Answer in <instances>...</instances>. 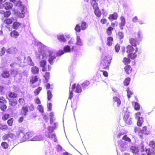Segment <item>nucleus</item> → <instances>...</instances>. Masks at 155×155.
Listing matches in <instances>:
<instances>
[{"instance_id": "f257e3e1", "label": "nucleus", "mask_w": 155, "mask_h": 155, "mask_svg": "<svg viewBox=\"0 0 155 155\" xmlns=\"http://www.w3.org/2000/svg\"><path fill=\"white\" fill-rule=\"evenodd\" d=\"M57 123H54V127L51 126H48L47 128V130L45 131V136L47 138L51 140H53L55 142L57 140V139L56 137V135L53 132L54 130L57 127Z\"/></svg>"}, {"instance_id": "f03ea898", "label": "nucleus", "mask_w": 155, "mask_h": 155, "mask_svg": "<svg viewBox=\"0 0 155 155\" xmlns=\"http://www.w3.org/2000/svg\"><path fill=\"white\" fill-rule=\"evenodd\" d=\"M112 57L108 54L103 57L101 60L100 66L103 69L108 70L111 62Z\"/></svg>"}, {"instance_id": "7ed1b4c3", "label": "nucleus", "mask_w": 155, "mask_h": 155, "mask_svg": "<svg viewBox=\"0 0 155 155\" xmlns=\"http://www.w3.org/2000/svg\"><path fill=\"white\" fill-rule=\"evenodd\" d=\"M35 109V107L32 104H31L28 106H23L22 107L21 110V113L24 116H25L28 114V113L29 111H33Z\"/></svg>"}, {"instance_id": "20e7f679", "label": "nucleus", "mask_w": 155, "mask_h": 155, "mask_svg": "<svg viewBox=\"0 0 155 155\" xmlns=\"http://www.w3.org/2000/svg\"><path fill=\"white\" fill-rule=\"evenodd\" d=\"M47 64V61L46 60H42L40 62V66L42 68V71L43 72H45L47 71H50L51 69V66L48 64V68L46 67Z\"/></svg>"}, {"instance_id": "39448f33", "label": "nucleus", "mask_w": 155, "mask_h": 155, "mask_svg": "<svg viewBox=\"0 0 155 155\" xmlns=\"http://www.w3.org/2000/svg\"><path fill=\"white\" fill-rule=\"evenodd\" d=\"M87 23L84 21L81 22V26L79 24H77L74 28L75 30L78 32H80L81 30H84L87 27Z\"/></svg>"}, {"instance_id": "423d86ee", "label": "nucleus", "mask_w": 155, "mask_h": 155, "mask_svg": "<svg viewBox=\"0 0 155 155\" xmlns=\"http://www.w3.org/2000/svg\"><path fill=\"white\" fill-rule=\"evenodd\" d=\"M34 134L33 132L29 131L26 133L22 137V140L23 141L29 140H32Z\"/></svg>"}, {"instance_id": "0eeeda50", "label": "nucleus", "mask_w": 155, "mask_h": 155, "mask_svg": "<svg viewBox=\"0 0 155 155\" xmlns=\"http://www.w3.org/2000/svg\"><path fill=\"white\" fill-rule=\"evenodd\" d=\"M124 120L126 123L128 124H130L132 123L131 118L130 117L129 113L127 111L124 113Z\"/></svg>"}, {"instance_id": "6e6552de", "label": "nucleus", "mask_w": 155, "mask_h": 155, "mask_svg": "<svg viewBox=\"0 0 155 155\" xmlns=\"http://www.w3.org/2000/svg\"><path fill=\"white\" fill-rule=\"evenodd\" d=\"M15 137L14 134L8 132V133L5 134L2 137V139L3 140H5L8 139L9 138L12 139H13Z\"/></svg>"}, {"instance_id": "1a4fd4ad", "label": "nucleus", "mask_w": 155, "mask_h": 155, "mask_svg": "<svg viewBox=\"0 0 155 155\" xmlns=\"http://www.w3.org/2000/svg\"><path fill=\"white\" fill-rule=\"evenodd\" d=\"M113 105L114 107H119L121 104V102L120 99L117 97H113Z\"/></svg>"}, {"instance_id": "9d476101", "label": "nucleus", "mask_w": 155, "mask_h": 155, "mask_svg": "<svg viewBox=\"0 0 155 155\" xmlns=\"http://www.w3.org/2000/svg\"><path fill=\"white\" fill-rule=\"evenodd\" d=\"M133 46L130 45H127L126 48V52L127 53H130L134 51L137 52L138 51V48L137 47H135V48L134 49L133 47Z\"/></svg>"}, {"instance_id": "9b49d317", "label": "nucleus", "mask_w": 155, "mask_h": 155, "mask_svg": "<svg viewBox=\"0 0 155 155\" xmlns=\"http://www.w3.org/2000/svg\"><path fill=\"white\" fill-rule=\"evenodd\" d=\"M129 42L130 44V45L134 46V47H137V44H138L139 42L138 41L136 38H131L129 39Z\"/></svg>"}, {"instance_id": "f8f14e48", "label": "nucleus", "mask_w": 155, "mask_h": 155, "mask_svg": "<svg viewBox=\"0 0 155 155\" xmlns=\"http://www.w3.org/2000/svg\"><path fill=\"white\" fill-rule=\"evenodd\" d=\"M118 15L117 13L114 12L113 14L109 15L108 18L110 21H112L117 20L118 17Z\"/></svg>"}, {"instance_id": "ddd939ff", "label": "nucleus", "mask_w": 155, "mask_h": 155, "mask_svg": "<svg viewBox=\"0 0 155 155\" xmlns=\"http://www.w3.org/2000/svg\"><path fill=\"white\" fill-rule=\"evenodd\" d=\"M39 78L37 75H32L29 78L30 83L33 84L38 81Z\"/></svg>"}, {"instance_id": "4468645a", "label": "nucleus", "mask_w": 155, "mask_h": 155, "mask_svg": "<svg viewBox=\"0 0 155 155\" xmlns=\"http://www.w3.org/2000/svg\"><path fill=\"white\" fill-rule=\"evenodd\" d=\"M76 88L75 92L77 93H80L82 91V89L80 85L79 84H78L76 86V84H74L72 86V89H74Z\"/></svg>"}, {"instance_id": "2eb2a0df", "label": "nucleus", "mask_w": 155, "mask_h": 155, "mask_svg": "<svg viewBox=\"0 0 155 155\" xmlns=\"http://www.w3.org/2000/svg\"><path fill=\"white\" fill-rule=\"evenodd\" d=\"M120 22L119 24V27L121 30L123 29V26H124L126 24L125 19L124 17L121 16L120 17Z\"/></svg>"}, {"instance_id": "dca6fc26", "label": "nucleus", "mask_w": 155, "mask_h": 155, "mask_svg": "<svg viewBox=\"0 0 155 155\" xmlns=\"http://www.w3.org/2000/svg\"><path fill=\"white\" fill-rule=\"evenodd\" d=\"M19 12V14L18 15V16L20 18H22L24 17L25 16V7L23 6L21 7Z\"/></svg>"}, {"instance_id": "f3484780", "label": "nucleus", "mask_w": 155, "mask_h": 155, "mask_svg": "<svg viewBox=\"0 0 155 155\" xmlns=\"http://www.w3.org/2000/svg\"><path fill=\"white\" fill-rule=\"evenodd\" d=\"M2 5H4L5 8L6 10L12 9L13 6V4L9 2H6L4 4H2Z\"/></svg>"}, {"instance_id": "a211bd4d", "label": "nucleus", "mask_w": 155, "mask_h": 155, "mask_svg": "<svg viewBox=\"0 0 155 155\" xmlns=\"http://www.w3.org/2000/svg\"><path fill=\"white\" fill-rule=\"evenodd\" d=\"M125 71L127 74H130L132 71V68L130 65H126L124 67Z\"/></svg>"}, {"instance_id": "6ab92c4d", "label": "nucleus", "mask_w": 155, "mask_h": 155, "mask_svg": "<svg viewBox=\"0 0 155 155\" xmlns=\"http://www.w3.org/2000/svg\"><path fill=\"white\" fill-rule=\"evenodd\" d=\"M31 72L33 74H38L39 72V68L36 66H33L31 68Z\"/></svg>"}, {"instance_id": "aec40b11", "label": "nucleus", "mask_w": 155, "mask_h": 155, "mask_svg": "<svg viewBox=\"0 0 155 155\" xmlns=\"http://www.w3.org/2000/svg\"><path fill=\"white\" fill-rule=\"evenodd\" d=\"M8 96L10 98L15 99L17 97L18 94L15 92L9 91L8 92Z\"/></svg>"}, {"instance_id": "412c9836", "label": "nucleus", "mask_w": 155, "mask_h": 155, "mask_svg": "<svg viewBox=\"0 0 155 155\" xmlns=\"http://www.w3.org/2000/svg\"><path fill=\"white\" fill-rule=\"evenodd\" d=\"M9 104L10 106L14 107L16 105L17 101L16 99H12L8 100Z\"/></svg>"}, {"instance_id": "4be33fe9", "label": "nucleus", "mask_w": 155, "mask_h": 155, "mask_svg": "<svg viewBox=\"0 0 155 155\" xmlns=\"http://www.w3.org/2000/svg\"><path fill=\"white\" fill-rule=\"evenodd\" d=\"M10 35L12 38H17L19 35V34L17 31L14 30L10 32Z\"/></svg>"}, {"instance_id": "5701e85b", "label": "nucleus", "mask_w": 155, "mask_h": 155, "mask_svg": "<svg viewBox=\"0 0 155 155\" xmlns=\"http://www.w3.org/2000/svg\"><path fill=\"white\" fill-rule=\"evenodd\" d=\"M114 41L113 37L112 36H109L107 38V45L109 46H111L113 44V42Z\"/></svg>"}, {"instance_id": "b1692460", "label": "nucleus", "mask_w": 155, "mask_h": 155, "mask_svg": "<svg viewBox=\"0 0 155 155\" xmlns=\"http://www.w3.org/2000/svg\"><path fill=\"white\" fill-rule=\"evenodd\" d=\"M2 77L4 78H7L9 77L10 74L8 70H5L3 71L2 73Z\"/></svg>"}, {"instance_id": "393cba45", "label": "nucleus", "mask_w": 155, "mask_h": 155, "mask_svg": "<svg viewBox=\"0 0 155 155\" xmlns=\"http://www.w3.org/2000/svg\"><path fill=\"white\" fill-rule=\"evenodd\" d=\"M147 127L146 126L143 127L141 130H140L138 132L139 135L140 136L142 137L141 134H147Z\"/></svg>"}, {"instance_id": "a878e982", "label": "nucleus", "mask_w": 155, "mask_h": 155, "mask_svg": "<svg viewBox=\"0 0 155 155\" xmlns=\"http://www.w3.org/2000/svg\"><path fill=\"white\" fill-rule=\"evenodd\" d=\"M0 14H3L4 17L7 18L10 16L11 12L9 11H7L5 12L4 11H0Z\"/></svg>"}, {"instance_id": "bb28decb", "label": "nucleus", "mask_w": 155, "mask_h": 155, "mask_svg": "<svg viewBox=\"0 0 155 155\" xmlns=\"http://www.w3.org/2000/svg\"><path fill=\"white\" fill-rule=\"evenodd\" d=\"M21 26V24L19 22L15 21L13 22L12 25V28L15 29L17 30L19 27Z\"/></svg>"}, {"instance_id": "cd10ccee", "label": "nucleus", "mask_w": 155, "mask_h": 155, "mask_svg": "<svg viewBox=\"0 0 155 155\" xmlns=\"http://www.w3.org/2000/svg\"><path fill=\"white\" fill-rule=\"evenodd\" d=\"M14 20L13 18H7L4 20V23L8 25H9L12 23Z\"/></svg>"}, {"instance_id": "c85d7f7f", "label": "nucleus", "mask_w": 155, "mask_h": 155, "mask_svg": "<svg viewBox=\"0 0 155 155\" xmlns=\"http://www.w3.org/2000/svg\"><path fill=\"white\" fill-rule=\"evenodd\" d=\"M49 58L48 59V61L49 63L51 65H52L54 63L53 60L56 59V57L55 55H52L50 54L49 55Z\"/></svg>"}, {"instance_id": "c756f323", "label": "nucleus", "mask_w": 155, "mask_h": 155, "mask_svg": "<svg viewBox=\"0 0 155 155\" xmlns=\"http://www.w3.org/2000/svg\"><path fill=\"white\" fill-rule=\"evenodd\" d=\"M122 62L124 64L126 65H129L128 64L131 62V60L128 58L124 57L122 60Z\"/></svg>"}, {"instance_id": "7c9ffc66", "label": "nucleus", "mask_w": 155, "mask_h": 155, "mask_svg": "<svg viewBox=\"0 0 155 155\" xmlns=\"http://www.w3.org/2000/svg\"><path fill=\"white\" fill-rule=\"evenodd\" d=\"M90 84V81L87 80H86L81 84V86L83 89H85L87 88L89 86Z\"/></svg>"}, {"instance_id": "2f4dec72", "label": "nucleus", "mask_w": 155, "mask_h": 155, "mask_svg": "<svg viewBox=\"0 0 155 155\" xmlns=\"http://www.w3.org/2000/svg\"><path fill=\"white\" fill-rule=\"evenodd\" d=\"M130 149L132 153L134 154H137L139 151L138 148L135 146H132Z\"/></svg>"}, {"instance_id": "473e14b6", "label": "nucleus", "mask_w": 155, "mask_h": 155, "mask_svg": "<svg viewBox=\"0 0 155 155\" xmlns=\"http://www.w3.org/2000/svg\"><path fill=\"white\" fill-rule=\"evenodd\" d=\"M142 34L141 32L139 31L136 35V36L135 37V38L138 41H140L142 38Z\"/></svg>"}, {"instance_id": "72a5a7b5", "label": "nucleus", "mask_w": 155, "mask_h": 155, "mask_svg": "<svg viewBox=\"0 0 155 155\" xmlns=\"http://www.w3.org/2000/svg\"><path fill=\"white\" fill-rule=\"evenodd\" d=\"M42 90V87H39L37 89H35L34 93L35 96H37L39 94L41 91Z\"/></svg>"}, {"instance_id": "f704fd0d", "label": "nucleus", "mask_w": 155, "mask_h": 155, "mask_svg": "<svg viewBox=\"0 0 155 155\" xmlns=\"http://www.w3.org/2000/svg\"><path fill=\"white\" fill-rule=\"evenodd\" d=\"M57 38L58 40L61 42H65L66 41V40L63 35H58Z\"/></svg>"}, {"instance_id": "c9c22d12", "label": "nucleus", "mask_w": 155, "mask_h": 155, "mask_svg": "<svg viewBox=\"0 0 155 155\" xmlns=\"http://www.w3.org/2000/svg\"><path fill=\"white\" fill-rule=\"evenodd\" d=\"M114 28L111 26H109L106 29V32L107 35H110L112 34V31Z\"/></svg>"}, {"instance_id": "e433bc0d", "label": "nucleus", "mask_w": 155, "mask_h": 155, "mask_svg": "<svg viewBox=\"0 0 155 155\" xmlns=\"http://www.w3.org/2000/svg\"><path fill=\"white\" fill-rule=\"evenodd\" d=\"M132 104L134 106V109L136 110H139L140 109V105L137 102H132Z\"/></svg>"}, {"instance_id": "4c0bfd02", "label": "nucleus", "mask_w": 155, "mask_h": 155, "mask_svg": "<svg viewBox=\"0 0 155 155\" xmlns=\"http://www.w3.org/2000/svg\"><path fill=\"white\" fill-rule=\"evenodd\" d=\"M136 52L134 51V52L129 53L128 54V57L132 59H135L137 57V54H136Z\"/></svg>"}, {"instance_id": "58836bf2", "label": "nucleus", "mask_w": 155, "mask_h": 155, "mask_svg": "<svg viewBox=\"0 0 155 155\" xmlns=\"http://www.w3.org/2000/svg\"><path fill=\"white\" fill-rule=\"evenodd\" d=\"M138 120L137 122V125L138 126L141 127L142 124L144 122L143 118L141 117V118L138 119Z\"/></svg>"}, {"instance_id": "ea45409f", "label": "nucleus", "mask_w": 155, "mask_h": 155, "mask_svg": "<svg viewBox=\"0 0 155 155\" xmlns=\"http://www.w3.org/2000/svg\"><path fill=\"white\" fill-rule=\"evenodd\" d=\"M94 12L95 15L98 17L101 16V12L99 8H97L94 10Z\"/></svg>"}, {"instance_id": "a19ab883", "label": "nucleus", "mask_w": 155, "mask_h": 155, "mask_svg": "<svg viewBox=\"0 0 155 155\" xmlns=\"http://www.w3.org/2000/svg\"><path fill=\"white\" fill-rule=\"evenodd\" d=\"M16 51L15 48L14 47H11L7 49V52L9 54H12L15 53Z\"/></svg>"}, {"instance_id": "79ce46f5", "label": "nucleus", "mask_w": 155, "mask_h": 155, "mask_svg": "<svg viewBox=\"0 0 155 155\" xmlns=\"http://www.w3.org/2000/svg\"><path fill=\"white\" fill-rule=\"evenodd\" d=\"M130 81V78L128 77L126 78L123 82L124 85L126 86H128L129 84Z\"/></svg>"}, {"instance_id": "37998d69", "label": "nucleus", "mask_w": 155, "mask_h": 155, "mask_svg": "<svg viewBox=\"0 0 155 155\" xmlns=\"http://www.w3.org/2000/svg\"><path fill=\"white\" fill-rule=\"evenodd\" d=\"M147 155H155V150H150V149L146 150Z\"/></svg>"}, {"instance_id": "c03bdc74", "label": "nucleus", "mask_w": 155, "mask_h": 155, "mask_svg": "<svg viewBox=\"0 0 155 155\" xmlns=\"http://www.w3.org/2000/svg\"><path fill=\"white\" fill-rule=\"evenodd\" d=\"M6 104H0V109L3 112L5 111L7 108Z\"/></svg>"}, {"instance_id": "a18cd8bd", "label": "nucleus", "mask_w": 155, "mask_h": 155, "mask_svg": "<svg viewBox=\"0 0 155 155\" xmlns=\"http://www.w3.org/2000/svg\"><path fill=\"white\" fill-rule=\"evenodd\" d=\"M44 77L47 81H48V80L50 79V73L48 72H45L44 76Z\"/></svg>"}, {"instance_id": "49530a36", "label": "nucleus", "mask_w": 155, "mask_h": 155, "mask_svg": "<svg viewBox=\"0 0 155 155\" xmlns=\"http://www.w3.org/2000/svg\"><path fill=\"white\" fill-rule=\"evenodd\" d=\"M1 145L2 148L4 149H7L8 147V144L6 142H3L1 143Z\"/></svg>"}, {"instance_id": "de8ad7c7", "label": "nucleus", "mask_w": 155, "mask_h": 155, "mask_svg": "<svg viewBox=\"0 0 155 155\" xmlns=\"http://www.w3.org/2000/svg\"><path fill=\"white\" fill-rule=\"evenodd\" d=\"M8 127L6 124H0V130H6L8 129Z\"/></svg>"}, {"instance_id": "09e8293b", "label": "nucleus", "mask_w": 155, "mask_h": 155, "mask_svg": "<svg viewBox=\"0 0 155 155\" xmlns=\"http://www.w3.org/2000/svg\"><path fill=\"white\" fill-rule=\"evenodd\" d=\"M14 119L12 118H10L7 121V123L8 125L10 127H11L13 125Z\"/></svg>"}, {"instance_id": "8fccbe9b", "label": "nucleus", "mask_w": 155, "mask_h": 155, "mask_svg": "<svg viewBox=\"0 0 155 155\" xmlns=\"http://www.w3.org/2000/svg\"><path fill=\"white\" fill-rule=\"evenodd\" d=\"M9 114H4L2 116V119L4 121H5L9 117Z\"/></svg>"}, {"instance_id": "3c124183", "label": "nucleus", "mask_w": 155, "mask_h": 155, "mask_svg": "<svg viewBox=\"0 0 155 155\" xmlns=\"http://www.w3.org/2000/svg\"><path fill=\"white\" fill-rule=\"evenodd\" d=\"M47 94L48 100L50 101L53 97L52 94L50 90H48L47 91Z\"/></svg>"}, {"instance_id": "603ef678", "label": "nucleus", "mask_w": 155, "mask_h": 155, "mask_svg": "<svg viewBox=\"0 0 155 155\" xmlns=\"http://www.w3.org/2000/svg\"><path fill=\"white\" fill-rule=\"evenodd\" d=\"M7 103V101L6 100L3 96L0 97V104H6Z\"/></svg>"}, {"instance_id": "864d4df0", "label": "nucleus", "mask_w": 155, "mask_h": 155, "mask_svg": "<svg viewBox=\"0 0 155 155\" xmlns=\"http://www.w3.org/2000/svg\"><path fill=\"white\" fill-rule=\"evenodd\" d=\"M127 96L129 98H130L131 96L133 94V92L130 90L129 88H127Z\"/></svg>"}, {"instance_id": "5fc2aeb1", "label": "nucleus", "mask_w": 155, "mask_h": 155, "mask_svg": "<svg viewBox=\"0 0 155 155\" xmlns=\"http://www.w3.org/2000/svg\"><path fill=\"white\" fill-rule=\"evenodd\" d=\"M38 110L41 113L44 112L43 107L41 105H38L37 107Z\"/></svg>"}, {"instance_id": "6e6d98bb", "label": "nucleus", "mask_w": 155, "mask_h": 155, "mask_svg": "<svg viewBox=\"0 0 155 155\" xmlns=\"http://www.w3.org/2000/svg\"><path fill=\"white\" fill-rule=\"evenodd\" d=\"M117 36L118 38L120 39L123 38L124 37L123 33L122 32H119Z\"/></svg>"}, {"instance_id": "4d7b16f0", "label": "nucleus", "mask_w": 155, "mask_h": 155, "mask_svg": "<svg viewBox=\"0 0 155 155\" xmlns=\"http://www.w3.org/2000/svg\"><path fill=\"white\" fill-rule=\"evenodd\" d=\"M114 49L115 52L118 53L120 49V45L118 44H117L114 46Z\"/></svg>"}, {"instance_id": "13d9d810", "label": "nucleus", "mask_w": 155, "mask_h": 155, "mask_svg": "<svg viewBox=\"0 0 155 155\" xmlns=\"http://www.w3.org/2000/svg\"><path fill=\"white\" fill-rule=\"evenodd\" d=\"M149 146L152 148H155V142L153 140L150 141L149 143Z\"/></svg>"}, {"instance_id": "bf43d9fd", "label": "nucleus", "mask_w": 155, "mask_h": 155, "mask_svg": "<svg viewBox=\"0 0 155 155\" xmlns=\"http://www.w3.org/2000/svg\"><path fill=\"white\" fill-rule=\"evenodd\" d=\"M77 39L76 44L79 45H82L83 44L79 36L77 37Z\"/></svg>"}, {"instance_id": "052dcab7", "label": "nucleus", "mask_w": 155, "mask_h": 155, "mask_svg": "<svg viewBox=\"0 0 155 155\" xmlns=\"http://www.w3.org/2000/svg\"><path fill=\"white\" fill-rule=\"evenodd\" d=\"M122 139L127 141L129 142H130L131 141V139L127 137V136L126 135H124Z\"/></svg>"}, {"instance_id": "680f3d73", "label": "nucleus", "mask_w": 155, "mask_h": 155, "mask_svg": "<svg viewBox=\"0 0 155 155\" xmlns=\"http://www.w3.org/2000/svg\"><path fill=\"white\" fill-rule=\"evenodd\" d=\"M64 50L65 52H69L71 51V49L69 46L66 45L64 47Z\"/></svg>"}, {"instance_id": "e2e57ef3", "label": "nucleus", "mask_w": 155, "mask_h": 155, "mask_svg": "<svg viewBox=\"0 0 155 155\" xmlns=\"http://www.w3.org/2000/svg\"><path fill=\"white\" fill-rule=\"evenodd\" d=\"M18 102L21 105H23L25 104V101L23 98H21L19 99Z\"/></svg>"}, {"instance_id": "0e129e2a", "label": "nucleus", "mask_w": 155, "mask_h": 155, "mask_svg": "<svg viewBox=\"0 0 155 155\" xmlns=\"http://www.w3.org/2000/svg\"><path fill=\"white\" fill-rule=\"evenodd\" d=\"M141 114L140 112H137V113L135 114V118L138 119L141 118L140 117Z\"/></svg>"}, {"instance_id": "69168bd1", "label": "nucleus", "mask_w": 155, "mask_h": 155, "mask_svg": "<svg viewBox=\"0 0 155 155\" xmlns=\"http://www.w3.org/2000/svg\"><path fill=\"white\" fill-rule=\"evenodd\" d=\"M107 20L105 18H103L100 20V22L102 25L105 24L107 23Z\"/></svg>"}, {"instance_id": "338daca9", "label": "nucleus", "mask_w": 155, "mask_h": 155, "mask_svg": "<svg viewBox=\"0 0 155 155\" xmlns=\"http://www.w3.org/2000/svg\"><path fill=\"white\" fill-rule=\"evenodd\" d=\"M41 140V137L39 136H37L33 137L32 140L34 141H40Z\"/></svg>"}, {"instance_id": "774afa93", "label": "nucleus", "mask_w": 155, "mask_h": 155, "mask_svg": "<svg viewBox=\"0 0 155 155\" xmlns=\"http://www.w3.org/2000/svg\"><path fill=\"white\" fill-rule=\"evenodd\" d=\"M35 103L37 104H40L41 103V101L38 97L36 98L34 100Z\"/></svg>"}]
</instances>
